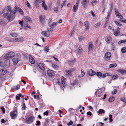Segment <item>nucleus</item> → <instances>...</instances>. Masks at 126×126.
Returning a JSON list of instances; mask_svg holds the SVG:
<instances>
[{
	"label": "nucleus",
	"mask_w": 126,
	"mask_h": 126,
	"mask_svg": "<svg viewBox=\"0 0 126 126\" xmlns=\"http://www.w3.org/2000/svg\"><path fill=\"white\" fill-rule=\"evenodd\" d=\"M104 93V92L103 91H102L101 90H99L98 91V96L99 97L101 96Z\"/></svg>",
	"instance_id": "b1692460"
},
{
	"label": "nucleus",
	"mask_w": 126,
	"mask_h": 126,
	"mask_svg": "<svg viewBox=\"0 0 126 126\" xmlns=\"http://www.w3.org/2000/svg\"><path fill=\"white\" fill-rule=\"evenodd\" d=\"M88 73L89 76H93L95 74V72L92 69H90L88 71Z\"/></svg>",
	"instance_id": "f8f14e48"
},
{
	"label": "nucleus",
	"mask_w": 126,
	"mask_h": 126,
	"mask_svg": "<svg viewBox=\"0 0 126 126\" xmlns=\"http://www.w3.org/2000/svg\"><path fill=\"white\" fill-rule=\"evenodd\" d=\"M102 7H103L104 9L103 11H102V12H104L106 8V6L105 5H103V6H102Z\"/></svg>",
	"instance_id": "052dcab7"
},
{
	"label": "nucleus",
	"mask_w": 126,
	"mask_h": 126,
	"mask_svg": "<svg viewBox=\"0 0 126 126\" xmlns=\"http://www.w3.org/2000/svg\"><path fill=\"white\" fill-rule=\"evenodd\" d=\"M25 3L28 7H30V5L27 0L25 2Z\"/></svg>",
	"instance_id": "8fccbe9b"
},
{
	"label": "nucleus",
	"mask_w": 126,
	"mask_h": 126,
	"mask_svg": "<svg viewBox=\"0 0 126 126\" xmlns=\"http://www.w3.org/2000/svg\"><path fill=\"white\" fill-rule=\"evenodd\" d=\"M7 72V71L6 68L2 67L0 69V74L1 75H5Z\"/></svg>",
	"instance_id": "6e6552de"
},
{
	"label": "nucleus",
	"mask_w": 126,
	"mask_h": 126,
	"mask_svg": "<svg viewBox=\"0 0 126 126\" xmlns=\"http://www.w3.org/2000/svg\"><path fill=\"white\" fill-rule=\"evenodd\" d=\"M76 60V59H74L72 60L69 61H68V64L70 66H72V65L74 64Z\"/></svg>",
	"instance_id": "f3484780"
},
{
	"label": "nucleus",
	"mask_w": 126,
	"mask_h": 126,
	"mask_svg": "<svg viewBox=\"0 0 126 126\" xmlns=\"http://www.w3.org/2000/svg\"><path fill=\"white\" fill-rule=\"evenodd\" d=\"M5 11V9L4 8H3L2 9V10L0 12V14H3Z\"/></svg>",
	"instance_id": "0e129e2a"
},
{
	"label": "nucleus",
	"mask_w": 126,
	"mask_h": 126,
	"mask_svg": "<svg viewBox=\"0 0 126 126\" xmlns=\"http://www.w3.org/2000/svg\"><path fill=\"white\" fill-rule=\"evenodd\" d=\"M87 115H89L90 116H91L92 115L91 112L90 111L88 112L87 113Z\"/></svg>",
	"instance_id": "338daca9"
},
{
	"label": "nucleus",
	"mask_w": 126,
	"mask_h": 126,
	"mask_svg": "<svg viewBox=\"0 0 126 126\" xmlns=\"http://www.w3.org/2000/svg\"><path fill=\"white\" fill-rule=\"evenodd\" d=\"M84 25L85 27V30L87 31L89 29V25H90L89 22L87 21H86L84 22Z\"/></svg>",
	"instance_id": "9b49d317"
},
{
	"label": "nucleus",
	"mask_w": 126,
	"mask_h": 126,
	"mask_svg": "<svg viewBox=\"0 0 126 126\" xmlns=\"http://www.w3.org/2000/svg\"><path fill=\"white\" fill-rule=\"evenodd\" d=\"M49 120L48 118H46L45 119V121L44 124V126H48V123L49 122Z\"/></svg>",
	"instance_id": "4be33fe9"
},
{
	"label": "nucleus",
	"mask_w": 126,
	"mask_h": 126,
	"mask_svg": "<svg viewBox=\"0 0 126 126\" xmlns=\"http://www.w3.org/2000/svg\"><path fill=\"white\" fill-rule=\"evenodd\" d=\"M48 112L47 111H46L43 114L44 115L47 116L48 115Z\"/></svg>",
	"instance_id": "13d9d810"
},
{
	"label": "nucleus",
	"mask_w": 126,
	"mask_h": 126,
	"mask_svg": "<svg viewBox=\"0 0 126 126\" xmlns=\"http://www.w3.org/2000/svg\"><path fill=\"white\" fill-rule=\"evenodd\" d=\"M7 13L3 14V16L6 18L8 22L12 21L16 16V14L17 11H18L19 13L22 15H24V13L22 10L19 7L15 6L14 10H12L11 7L10 6L7 7Z\"/></svg>",
	"instance_id": "f257e3e1"
},
{
	"label": "nucleus",
	"mask_w": 126,
	"mask_h": 126,
	"mask_svg": "<svg viewBox=\"0 0 126 126\" xmlns=\"http://www.w3.org/2000/svg\"><path fill=\"white\" fill-rule=\"evenodd\" d=\"M96 75L99 78H101L102 77V74L100 72H97L96 73Z\"/></svg>",
	"instance_id": "72a5a7b5"
},
{
	"label": "nucleus",
	"mask_w": 126,
	"mask_h": 126,
	"mask_svg": "<svg viewBox=\"0 0 126 126\" xmlns=\"http://www.w3.org/2000/svg\"><path fill=\"white\" fill-rule=\"evenodd\" d=\"M73 124V121L72 120H70L69 122L67 124L68 126H69L72 125Z\"/></svg>",
	"instance_id": "3c124183"
},
{
	"label": "nucleus",
	"mask_w": 126,
	"mask_h": 126,
	"mask_svg": "<svg viewBox=\"0 0 126 126\" xmlns=\"http://www.w3.org/2000/svg\"><path fill=\"white\" fill-rule=\"evenodd\" d=\"M122 52L124 53L126 52V47H123L121 49Z\"/></svg>",
	"instance_id": "ea45409f"
},
{
	"label": "nucleus",
	"mask_w": 126,
	"mask_h": 126,
	"mask_svg": "<svg viewBox=\"0 0 126 126\" xmlns=\"http://www.w3.org/2000/svg\"><path fill=\"white\" fill-rule=\"evenodd\" d=\"M111 53L109 52H106L104 56V59L106 61H108L110 60L111 56Z\"/></svg>",
	"instance_id": "423d86ee"
},
{
	"label": "nucleus",
	"mask_w": 126,
	"mask_h": 126,
	"mask_svg": "<svg viewBox=\"0 0 126 126\" xmlns=\"http://www.w3.org/2000/svg\"><path fill=\"white\" fill-rule=\"evenodd\" d=\"M19 24H20L21 26H22L23 23V21H20L19 22Z\"/></svg>",
	"instance_id": "bf43d9fd"
},
{
	"label": "nucleus",
	"mask_w": 126,
	"mask_h": 126,
	"mask_svg": "<svg viewBox=\"0 0 126 126\" xmlns=\"http://www.w3.org/2000/svg\"><path fill=\"white\" fill-rule=\"evenodd\" d=\"M18 95V96H16V99L17 100H19L20 99V97L21 96V94H19Z\"/></svg>",
	"instance_id": "a18cd8bd"
},
{
	"label": "nucleus",
	"mask_w": 126,
	"mask_h": 126,
	"mask_svg": "<svg viewBox=\"0 0 126 126\" xmlns=\"http://www.w3.org/2000/svg\"><path fill=\"white\" fill-rule=\"evenodd\" d=\"M118 76L117 75H113L112 76V78L113 79H116L118 77Z\"/></svg>",
	"instance_id": "09e8293b"
},
{
	"label": "nucleus",
	"mask_w": 126,
	"mask_h": 126,
	"mask_svg": "<svg viewBox=\"0 0 126 126\" xmlns=\"http://www.w3.org/2000/svg\"><path fill=\"white\" fill-rule=\"evenodd\" d=\"M39 20L41 23L43 24L45 22V16H39Z\"/></svg>",
	"instance_id": "ddd939ff"
},
{
	"label": "nucleus",
	"mask_w": 126,
	"mask_h": 126,
	"mask_svg": "<svg viewBox=\"0 0 126 126\" xmlns=\"http://www.w3.org/2000/svg\"><path fill=\"white\" fill-rule=\"evenodd\" d=\"M120 100L124 102L125 103H126V100L123 97L120 99Z\"/></svg>",
	"instance_id": "37998d69"
},
{
	"label": "nucleus",
	"mask_w": 126,
	"mask_h": 126,
	"mask_svg": "<svg viewBox=\"0 0 126 126\" xmlns=\"http://www.w3.org/2000/svg\"><path fill=\"white\" fill-rule=\"evenodd\" d=\"M40 122L39 121H36V125L37 126H39L40 124Z\"/></svg>",
	"instance_id": "6e6d98bb"
},
{
	"label": "nucleus",
	"mask_w": 126,
	"mask_h": 126,
	"mask_svg": "<svg viewBox=\"0 0 126 126\" xmlns=\"http://www.w3.org/2000/svg\"><path fill=\"white\" fill-rule=\"evenodd\" d=\"M24 102L23 103V104L22 105V108L24 109H25V105L24 102Z\"/></svg>",
	"instance_id": "4d7b16f0"
},
{
	"label": "nucleus",
	"mask_w": 126,
	"mask_h": 126,
	"mask_svg": "<svg viewBox=\"0 0 126 126\" xmlns=\"http://www.w3.org/2000/svg\"><path fill=\"white\" fill-rule=\"evenodd\" d=\"M115 32H114L113 34L115 36H117L118 34L119 35L120 34V32L117 30H115Z\"/></svg>",
	"instance_id": "a878e982"
},
{
	"label": "nucleus",
	"mask_w": 126,
	"mask_h": 126,
	"mask_svg": "<svg viewBox=\"0 0 126 126\" xmlns=\"http://www.w3.org/2000/svg\"><path fill=\"white\" fill-rule=\"evenodd\" d=\"M78 6L77 5H74L73 7V11L74 12H76L78 9Z\"/></svg>",
	"instance_id": "bb28decb"
},
{
	"label": "nucleus",
	"mask_w": 126,
	"mask_h": 126,
	"mask_svg": "<svg viewBox=\"0 0 126 126\" xmlns=\"http://www.w3.org/2000/svg\"><path fill=\"white\" fill-rule=\"evenodd\" d=\"M41 5L44 8V9L45 10H47V6L46 4H44L43 5V4H42Z\"/></svg>",
	"instance_id": "79ce46f5"
},
{
	"label": "nucleus",
	"mask_w": 126,
	"mask_h": 126,
	"mask_svg": "<svg viewBox=\"0 0 126 126\" xmlns=\"http://www.w3.org/2000/svg\"><path fill=\"white\" fill-rule=\"evenodd\" d=\"M71 84H72L74 87L76 86H79L78 85V80L77 79H75V80H74L72 82L71 81Z\"/></svg>",
	"instance_id": "4468645a"
},
{
	"label": "nucleus",
	"mask_w": 126,
	"mask_h": 126,
	"mask_svg": "<svg viewBox=\"0 0 126 126\" xmlns=\"http://www.w3.org/2000/svg\"><path fill=\"white\" fill-rule=\"evenodd\" d=\"M20 87V86L18 84L16 86V87L15 88V89L16 90H18L19 88Z\"/></svg>",
	"instance_id": "774afa93"
},
{
	"label": "nucleus",
	"mask_w": 126,
	"mask_h": 126,
	"mask_svg": "<svg viewBox=\"0 0 126 126\" xmlns=\"http://www.w3.org/2000/svg\"><path fill=\"white\" fill-rule=\"evenodd\" d=\"M108 75L109 74L107 73H106L104 74L102 76V77L103 78H104L107 76H108Z\"/></svg>",
	"instance_id": "de8ad7c7"
},
{
	"label": "nucleus",
	"mask_w": 126,
	"mask_h": 126,
	"mask_svg": "<svg viewBox=\"0 0 126 126\" xmlns=\"http://www.w3.org/2000/svg\"><path fill=\"white\" fill-rule=\"evenodd\" d=\"M10 35L13 37H16L17 36V34L16 33L11 32L10 33Z\"/></svg>",
	"instance_id": "473e14b6"
},
{
	"label": "nucleus",
	"mask_w": 126,
	"mask_h": 126,
	"mask_svg": "<svg viewBox=\"0 0 126 126\" xmlns=\"http://www.w3.org/2000/svg\"><path fill=\"white\" fill-rule=\"evenodd\" d=\"M115 100L114 97H110L109 99V101L110 102H112L113 101Z\"/></svg>",
	"instance_id": "f704fd0d"
},
{
	"label": "nucleus",
	"mask_w": 126,
	"mask_h": 126,
	"mask_svg": "<svg viewBox=\"0 0 126 126\" xmlns=\"http://www.w3.org/2000/svg\"><path fill=\"white\" fill-rule=\"evenodd\" d=\"M57 23L54 22L52 24L50 25H49V27H52L53 28V27L56 26L57 25Z\"/></svg>",
	"instance_id": "4c0bfd02"
},
{
	"label": "nucleus",
	"mask_w": 126,
	"mask_h": 126,
	"mask_svg": "<svg viewBox=\"0 0 126 126\" xmlns=\"http://www.w3.org/2000/svg\"><path fill=\"white\" fill-rule=\"evenodd\" d=\"M94 46L92 44H90L88 47V49L89 51H92L93 48Z\"/></svg>",
	"instance_id": "a211bd4d"
},
{
	"label": "nucleus",
	"mask_w": 126,
	"mask_h": 126,
	"mask_svg": "<svg viewBox=\"0 0 126 126\" xmlns=\"http://www.w3.org/2000/svg\"><path fill=\"white\" fill-rule=\"evenodd\" d=\"M35 117L33 116H31L26 118V120L27 124L32 123L35 119Z\"/></svg>",
	"instance_id": "20e7f679"
},
{
	"label": "nucleus",
	"mask_w": 126,
	"mask_h": 126,
	"mask_svg": "<svg viewBox=\"0 0 126 126\" xmlns=\"http://www.w3.org/2000/svg\"><path fill=\"white\" fill-rule=\"evenodd\" d=\"M40 1L39 0H35L34 4L36 7L39 6V4L40 2Z\"/></svg>",
	"instance_id": "412c9836"
},
{
	"label": "nucleus",
	"mask_w": 126,
	"mask_h": 126,
	"mask_svg": "<svg viewBox=\"0 0 126 126\" xmlns=\"http://www.w3.org/2000/svg\"><path fill=\"white\" fill-rule=\"evenodd\" d=\"M97 3V1L96 0H95L92 1V5L93 6H94L95 5H96Z\"/></svg>",
	"instance_id": "e433bc0d"
},
{
	"label": "nucleus",
	"mask_w": 126,
	"mask_h": 126,
	"mask_svg": "<svg viewBox=\"0 0 126 126\" xmlns=\"http://www.w3.org/2000/svg\"><path fill=\"white\" fill-rule=\"evenodd\" d=\"M41 33L47 37H48L49 36V35H48L47 34L46 31H42L41 32Z\"/></svg>",
	"instance_id": "cd10ccee"
},
{
	"label": "nucleus",
	"mask_w": 126,
	"mask_h": 126,
	"mask_svg": "<svg viewBox=\"0 0 126 126\" xmlns=\"http://www.w3.org/2000/svg\"><path fill=\"white\" fill-rule=\"evenodd\" d=\"M75 70L74 69L72 68L68 70H65V75L68 76H71L72 75L71 72L74 71Z\"/></svg>",
	"instance_id": "39448f33"
},
{
	"label": "nucleus",
	"mask_w": 126,
	"mask_h": 126,
	"mask_svg": "<svg viewBox=\"0 0 126 126\" xmlns=\"http://www.w3.org/2000/svg\"><path fill=\"white\" fill-rule=\"evenodd\" d=\"M15 40L16 41L21 42L23 40V38H16L15 39Z\"/></svg>",
	"instance_id": "c756f323"
},
{
	"label": "nucleus",
	"mask_w": 126,
	"mask_h": 126,
	"mask_svg": "<svg viewBox=\"0 0 126 126\" xmlns=\"http://www.w3.org/2000/svg\"><path fill=\"white\" fill-rule=\"evenodd\" d=\"M115 15L117 17V16H117V15H119V12H118V10H116V9L115 8Z\"/></svg>",
	"instance_id": "49530a36"
},
{
	"label": "nucleus",
	"mask_w": 126,
	"mask_h": 126,
	"mask_svg": "<svg viewBox=\"0 0 126 126\" xmlns=\"http://www.w3.org/2000/svg\"><path fill=\"white\" fill-rule=\"evenodd\" d=\"M15 55V53L12 51L7 53L4 57V59L6 60L4 62L5 64H7L9 63V59L14 57Z\"/></svg>",
	"instance_id": "f03ea898"
},
{
	"label": "nucleus",
	"mask_w": 126,
	"mask_h": 126,
	"mask_svg": "<svg viewBox=\"0 0 126 126\" xmlns=\"http://www.w3.org/2000/svg\"><path fill=\"white\" fill-rule=\"evenodd\" d=\"M51 20H52V19L51 18H50L48 20V24L49 25H49L51 24H50L51 22V21H52Z\"/></svg>",
	"instance_id": "69168bd1"
},
{
	"label": "nucleus",
	"mask_w": 126,
	"mask_h": 126,
	"mask_svg": "<svg viewBox=\"0 0 126 126\" xmlns=\"http://www.w3.org/2000/svg\"><path fill=\"white\" fill-rule=\"evenodd\" d=\"M79 40L80 42L82 41L84 39V38L82 36H80L79 37Z\"/></svg>",
	"instance_id": "c03bdc74"
},
{
	"label": "nucleus",
	"mask_w": 126,
	"mask_h": 126,
	"mask_svg": "<svg viewBox=\"0 0 126 126\" xmlns=\"http://www.w3.org/2000/svg\"><path fill=\"white\" fill-rule=\"evenodd\" d=\"M29 61L31 64H34L35 61L34 58L31 56L30 55L29 57Z\"/></svg>",
	"instance_id": "2eb2a0df"
},
{
	"label": "nucleus",
	"mask_w": 126,
	"mask_h": 126,
	"mask_svg": "<svg viewBox=\"0 0 126 126\" xmlns=\"http://www.w3.org/2000/svg\"><path fill=\"white\" fill-rule=\"evenodd\" d=\"M6 78L7 79H9V80H11L12 78L11 76L10 75H7V76Z\"/></svg>",
	"instance_id": "603ef678"
},
{
	"label": "nucleus",
	"mask_w": 126,
	"mask_h": 126,
	"mask_svg": "<svg viewBox=\"0 0 126 126\" xmlns=\"http://www.w3.org/2000/svg\"><path fill=\"white\" fill-rule=\"evenodd\" d=\"M50 28H48L47 29V32H52L53 30V28L52 27H50Z\"/></svg>",
	"instance_id": "58836bf2"
},
{
	"label": "nucleus",
	"mask_w": 126,
	"mask_h": 126,
	"mask_svg": "<svg viewBox=\"0 0 126 126\" xmlns=\"http://www.w3.org/2000/svg\"><path fill=\"white\" fill-rule=\"evenodd\" d=\"M117 16H117V17L119 18L120 19H122L123 18V16L120 15H117Z\"/></svg>",
	"instance_id": "680f3d73"
},
{
	"label": "nucleus",
	"mask_w": 126,
	"mask_h": 126,
	"mask_svg": "<svg viewBox=\"0 0 126 126\" xmlns=\"http://www.w3.org/2000/svg\"><path fill=\"white\" fill-rule=\"evenodd\" d=\"M101 23L100 22H99L98 23H97L96 24H94V27L95 28H97L101 24Z\"/></svg>",
	"instance_id": "c9c22d12"
},
{
	"label": "nucleus",
	"mask_w": 126,
	"mask_h": 126,
	"mask_svg": "<svg viewBox=\"0 0 126 126\" xmlns=\"http://www.w3.org/2000/svg\"><path fill=\"white\" fill-rule=\"evenodd\" d=\"M47 73L49 77H51L54 76V71L50 69H49L47 71Z\"/></svg>",
	"instance_id": "1a4fd4ad"
},
{
	"label": "nucleus",
	"mask_w": 126,
	"mask_h": 126,
	"mask_svg": "<svg viewBox=\"0 0 126 126\" xmlns=\"http://www.w3.org/2000/svg\"><path fill=\"white\" fill-rule=\"evenodd\" d=\"M52 66L53 68L56 69H57L59 67L57 65L53 63L52 64Z\"/></svg>",
	"instance_id": "2f4dec72"
},
{
	"label": "nucleus",
	"mask_w": 126,
	"mask_h": 126,
	"mask_svg": "<svg viewBox=\"0 0 126 126\" xmlns=\"http://www.w3.org/2000/svg\"><path fill=\"white\" fill-rule=\"evenodd\" d=\"M111 40V38L110 36H108L107 38H106L105 40L109 44L110 43V41Z\"/></svg>",
	"instance_id": "393cba45"
},
{
	"label": "nucleus",
	"mask_w": 126,
	"mask_h": 126,
	"mask_svg": "<svg viewBox=\"0 0 126 126\" xmlns=\"http://www.w3.org/2000/svg\"><path fill=\"white\" fill-rule=\"evenodd\" d=\"M38 66L40 69L42 70H45L44 65L43 63L39 64Z\"/></svg>",
	"instance_id": "aec40b11"
},
{
	"label": "nucleus",
	"mask_w": 126,
	"mask_h": 126,
	"mask_svg": "<svg viewBox=\"0 0 126 126\" xmlns=\"http://www.w3.org/2000/svg\"><path fill=\"white\" fill-rule=\"evenodd\" d=\"M118 72H120L122 75H123L126 73V70L124 69H119L117 70Z\"/></svg>",
	"instance_id": "dca6fc26"
},
{
	"label": "nucleus",
	"mask_w": 126,
	"mask_h": 126,
	"mask_svg": "<svg viewBox=\"0 0 126 126\" xmlns=\"http://www.w3.org/2000/svg\"><path fill=\"white\" fill-rule=\"evenodd\" d=\"M89 0H83L81 2V4L84 8H86L89 2Z\"/></svg>",
	"instance_id": "0eeeda50"
},
{
	"label": "nucleus",
	"mask_w": 126,
	"mask_h": 126,
	"mask_svg": "<svg viewBox=\"0 0 126 126\" xmlns=\"http://www.w3.org/2000/svg\"><path fill=\"white\" fill-rule=\"evenodd\" d=\"M44 50L45 51L48 52L49 49L48 46H47L45 47L44 48Z\"/></svg>",
	"instance_id": "a19ab883"
},
{
	"label": "nucleus",
	"mask_w": 126,
	"mask_h": 126,
	"mask_svg": "<svg viewBox=\"0 0 126 126\" xmlns=\"http://www.w3.org/2000/svg\"><path fill=\"white\" fill-rule=\"evenodd\" d=\"M117 65L116 63L110 64L109 65V67L110 68L112 67H115L117 66Z\"/></svg>",
	"instance_id": "7c9ffc66"
},
{
	"label": "nucleus",
	"mask_w": 126,
	"mask_h": 126,
	"mask_svg": "<svg viewBox=\"0 0 126 126\" xmlns=\"http://www.w3.org/2000/svg\"><path fill=\"white\" fill-rule=\"evenodd\" d=\"M54 10L55 13H57L58 12V7H56L54 8Z\"/></svg>",
	"instance_id": "864d4df0"
},
{
	"label": "nucleus",
	"mask_w": 126,
	"mask_h": 126,
	"mask_svg": "<svg viewBox=\"0 0 126 126\" xmlns=\"http://www.w3.org/2000/svg\"><path fill=\"white\" fill-rule=\"evenodd\" d=\"M12 60L14 65H16L17 64L18 61L16 59L14 58Z\"/></svg>",
	"instance_id": "5701e85b"
},
{
	"label": "nucleus",
	"mask_w": 126,
	"mask_h": 126,
	"mask_svg": "<svg viewBox=\"0 0 126 126\" xmlns=\"http://www.w3.org/2000/svg\"><path fill=\"white\" fill-rule=\"evenodd\" d=\"M0 108L2 110V113H4L5 112V110L4 107H1Z\"/></svg>",
	"instance_id": "5fc2aeb1"
},
{
	"label": "nucleus",
	"mask_w": 126,
	"mask_h": 126,
	"mask_svg": "<svg viewBox=\"0 0 126 126\" xmlns=\"http://www.w3.org/2000/svg\"><path fill=\"white\" fill-rule=\"evenodd\" d=\"M10 115L12 119H15L17 116V110L15 109L12 111L10 113Z\"/></svg>",
	"instance_id": "7ed1b4c3"
},
{
	"label": "nucleus",
	"mask_w": 126,
	"mask_h": 126,
	"mask_svg": "<svg viewBox=\"0 0 126 126\" xmlns=\"http://www.w3.org/2000/svg\"><path fill=\"white\" fill-rule=\"evenodd\" d=\"M84 75L85 73L83 71H81V76L82 77L84 76Z\"/></svg>",
	"instance_id": "e2e57ef3"
},
{
	"label": "nucleus",
	"mask_w": 126,
	"mask_h": 126,
	"mask_svg": "<svg viewBox=\"0 0 126 126\" xmlns=\"http://www.w3.org/2000/svg\"><path fill=\"white\" fill-rule=\"evenodd\" d=\"M98 112L99 114H101L102 113H104L105 112V110L103 109H100L98 111Z\"/></svg>",
	"instance_id": "c85d7f7f"
},
{
	"label": "nucleus",
	"mask_w": 126,
	"mask_h": 126,
	"mask_svg": "<svg viewBox=\"0 0 126 126\" xmlns=\"http://www.w3.org/2000/svg\"><path fill=\"white\" fill-rule=\"evenodd\" d=\"M83 50L81 47L79 46L78 48L75 50V51L78 54H80L82 53Z\"/></svg>",
	"instance_id": "9d476101"
},
{
	"label": "nucleus",
	"mask_w": 126,
	"mask_h": 126,
	"mask_svg": "<svg viewBox=\"0 0 126 126\" xmlns=\"http://www.w3.org/2000/svg\"><path fill=\"white\" fill-rule=\"evenodd\" d=\"M24 19L26 22L32 21V19L30 17L28 16H26L24 17Z\"/></svg>",
	"instance_id": "6ab92c4d"
}]
</instances>
